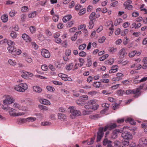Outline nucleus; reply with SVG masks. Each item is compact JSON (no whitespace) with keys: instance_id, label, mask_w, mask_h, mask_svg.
<instances>
[{"instance_id":"40","label":"nucleus","mask_w":147,"mask_h":147,"mask_svg":"<svg viewBox=\"0 0 147 147\" xmlns=\"http://www.w3.org/2000/svg\"><path fill=\"white\" fill-rule=\"evenodd\" d=\"M80 99L83 100H87L88 99V97L86 95H83L80 96Z\"/></svg>"},{"instance_id":"1","label":"nucleus","mask_w":147,"mask_h":147,"mask_svg":"<svg viewBox=\"0 0 147 147\" xmlns=\"http://www.w3.org/2000/svg\"><path fill=\"white\" fill-rule=\"evenodd\" d=\"M117 126V125L115 123H111L106 125L104 127H100L98 129L97 132V141H99L103 137L104 131H106L107 130H111L115 128Z\"/></svg>"},{"instance_id":"39","label":"nucleus","mask_w":147,"mask_h":147,"mask_svg":"<svg viewBox=\"0 0 147 147\" xmlns=\"http://www.w3.org/2000/svg\"><path fill=\"white\" fill-rule=\"evenodd\" d=\"M137 51H133L131 52L129 54V56L130 57H133L135 55Z\"/></svg>"},{"instance_id":"29","label":"nucleus","mask_w":147,"mask_h":147,"mask_svg":"<svg viewBox=\"0 0 147 147\" xmlns=\"http://www.w3.org/2000/svg\"><path fill=\"white\" fill-rule=\"evenodd\" d=\"M74 20H72L70 22H68L66 24V26L68 28H69L70 27L72 26L73 25L74 23Z\"/></svg>"},{"instance_id":"63","label":"nucleus","mask_w":147,"mask_h":147,"mask_svg":"<svg viewBox=\"0 0 147 147\" xmlns=\"http://www.w3.org/2000/svg\"><path fill=\"white\" fill-rule=\"evenodd\" d=\"M7 40L6 39H5L3 40H1L0 42V44L1 45H3L5 44L6 43H7Z\"/></svg>"},{"instance_id":"44","label":"nucleus","mask_w":147,"mask_h":147,"mask_svg":"<svg viewBox=\"0 0 147 147\" xmlns=\"http://www.w3.org/2000/svg\"><path fill=\"white\" fill-rule=\"evenodd\" d=\"M17 13V12L16 11H11L9 12V15L11 17H13Z\"/></svg>"},{"instance_id":"17","label":"nucleus","mask_w":147,"mask_h":147,"mask_svg":"<svg viewBox=\"0 0 147 147\" xmlns=\"http://www.w3.org/2000/svg\"><path fill=\"white\" fill-rule=\"evenodd\" d=\"M7 49L9 53L14 52L16 50V49L14 47V46H9Z\"/></svg>"},{"instance_id":"59","label":"nucleus","mask_w":147,"mask_h":147,"mask_svg":"<svg viewBox=\"0 0 147 147\" xmlns=\"http://www.w3.org/2000/svg\"><path fill=\"white\" fill-rule=\"evenodd\" d=\"M28 9L27 6H24L22 7L21 11L23 12H25Z\"/></svg>"},{"instance_id":"28","label":"nucleus","mask_w":147,"mask_h":147,"mask_svg":"<svg viewBox=\"0 0 147 147\" xmlns=\"http://www.w3.org/2000/svg\"><path fill=\"white\" fill-rule=\"evenodd\" d=\"M101 83L100 82H94L93 86L95 88H99L100 87Z\"/></svg>"},{"instance_id":"14","label":"nucleus","mask_w":147,"mask_h":147,"mask_svg":"<svg viewBox=\"0 0 147 147\" xmlns=\"http://www.w3.org/2000/svg\"><path fill=\"white\" fill-rule=\"evenodd\" d=\"M58 119L61 120H65L66 119V115L61 113H59L58 114Z\"/></svg>"},{"instance_id":"35","label":"nucleus","mask_w":147,"mask_h":147,"mask_svg":"<svg viewBox=\"0 0 147 147\" xmlns=\"http://www.w3.org/2000/svg\"><path fill=\"white\" fill-rule=\"evenodd\" d=\"M55 65L57 68H60L61 67L62 65L58 61H55Z\"/></svg>"},{"instance_id":"57","label":"nucleus","mask_w":147,"mask_h":147,"mask_svg":"<svg viewBox=\"0 0 147 147\" xmlns=\"http://www.w3.org/2000/svg\"><path fill=\"white\" fill-rule=\"evenodd\" d=\"M125 121V119L124 118L121 119H118L117 120V122L118 123H123Z\"/></svg>"},{"instance_id":"8","label":"nucleus","mask_w":147,"mask_h":147,"mask_svg":"<svg viewBox=\"0 0 147 147\" xmlns=\"http://www.w3.org/2000/svg\"><path fill=\"white\" fill-rule=\"evenodd\" d=\"M139 144L143 146L147 145V139L145 138H141L139 141Z\"/></svg>"},{"instance_id":"50","label":"nucleus","mask_w":147,"mask_h":147,"mask_svg":"<svg viewBox=\"0 0 147 147\" xmlns=\"http://www.w3.org/2000/svg\"><path fill=\"white\" fill-rule=\"evenodd\" d=\"M98 107V105L97 104H96L95 105H93L91 106V109H93L94 110H96Z\"/></svg>"},{"instance_id":"60","label":"nucleus","mask_w":147,"mask_h":147,"mask_svg":"<svg viewBox=\"0 0 147 147\" xmlns=\"http://www.w3.org/2000/svg\"><path fill=\"white\" fill-rule=\"evenodd\" d=\"M62 80L65 81H71L72 79H71L69 77L65 76V78L63 79H62Z\"/></svg>"},{"instance_id":"4","label":"nucleus","mask_w":147,"mask_h":147,"mask_svg":"<svg viewBox=\"0 0 147 147\" xmlns=\"http://www.w3.org/2000/svg\"><path fill=\"white\" fill-rule=\"evenodd\" d=\"M121 137L126 140H131L132 138L131 134L127 131H125L122 133Z\"/></svg>"},{"instance_id":"26","label":"nucleus","mask_w":147,"mask_h":147,"mask_svg":"<svg viewBox=\"0 0 147 147\" xmlns=\"http://www.w3.org/2000/svg\"><path fill=\"white\" fill-rule=\"evenodd\" d=\"M90 20L89 22V25L88 27L89 29L92 28L94 25V20Z\"/></svg>"},{"instance_id":"52","label":"nucleus","mask_w":147,"mask_h":147,"mask_svg":"<svg viewBox=\"0 0 147 147\" xmlns=\"http://www.w3.org/2000/svg\"><path fill=\"white\" fill-rule=\"evenodd\" d=\"M41 68L42 70L44 71H47L48 69V67L46 65H42L41 67Z\"/></svg>"},{"instance_id":"2","label":"nucleus","mask_w":147,"mask_h":147,"mask_svg":"<svg viewBox=\"0 0 147 147\" xmlns=\"http://www.w3.org/2000/svg\"><path fill=\"white\" fill-rule=\"evenodd\" d=\"M69 111L71 114L74 116H78L81 115V112L77 110L74 107H70L68 108Z\"/></svg>"},{"instance_id":"9","label":"nucleus","mask_w":147,"mask_h":147,"mask_svg":"<svg viewBox=\"0 0 147 147\" xmlns=\"http://www.w3.org/2000/svg\"><path fill=\"white\" fill-rule=\"evenodd\" d=\"M144 86V84H142L140 85L138 88H136V89H135V90L136 91V92L137 93V95L138 96V97L140 96L141 95V92L140 91V90L143 89Z\"/></svg>"},{"instance_id":"58","label":"nucleus","mask_w":147,"mask_h":147,"mask_svg":"<svg viewBox=\"0 0 147 147\" xmlns=\"http://www.w3.org/2000/svg\"><path fill=\"white\" fill-rule=\"evenodd\" d=\"M96 102L94 100H91L88 102V104L92 106V105H93Z\"/></svg>"},{"instance_id":"7","label":"nucleus","mask_w":147,"mask_h":147,"mask_svg":"<svg viewBox=\"0 0 147 147\" xmlns=\"http://www.w3.org/2000/svg\"><path fill=\"white\" fill-rule=\"evenodd\" d=\"M126 51V49L125 48H123L119 51L118 54L120 57L123 58L126 55L127 53Z\"/></svg>"},{"instance_id":"47","label":"nucleus","mask_w":147,"mask_h":147,"mask_svg":"<svg viewBox=\"0 0 147 147\" xmlns=\"http://www.w3.org/2000/svg\"><path fill=\"white\" fill-rule=\"evenodd\" d=\"M27 121H28L30 122V121L32 122L35 121L36 120V119L35 117H30L27 118Z\"/></svg>"},{"instance_id":"61","label":"nucleus","mask_w":147,"mask_h":147,"mask_svg":"<svg viewBox=\"0 0 147 147\" xmlns=\"http://www.w3.org/2000/svg\"><path fill=\"white\" fill-rule=\"evenodd\" d=\"M44 20L46 22H47L50 18L49 16L44 15L43 16Z\"/></svg>"},{"instance_id":"32","label":"nucleus","mask_w":147,"mask_h":147,"mask_svg":"<svg viewBox=\"0 0 147 147\" xmlns=\"http://www.w3.org/2000/svg\"><path fill=\"white\" fill-rule=\"evenodd\" d=\"M114 144L116 147H121V143L118 141H116L114 142Z\"/></svg>"},{"instance_id":"56","label":"nucleus","mask_w":147,"mask_h":147,"mask_svg":"<svg viewBox=\"0 0 147 147\" xmlns=\"http://www.w3.org/2000/svg\"><path fill=\"white\" fill-rule=\"evenodd\" d=\"M130 25V23L127 22H125L123 24V26L124 28H126L128 27Z\"/></svg>"},{"instance_id":"6","label":"nucleus","mask_w":147,"mask_h":147,"mask_svg":"<svg viewBox=\"0 0 147 147\" xmlns=\"http://www.w3.org/2000/svg\"><path fill=\"white\" fill-rule=\"evenodd\" d=\"M125 94L127 95H129L130 94H134V97L135 98L138 97L137 95V93L136 91L135 90V89L130 90L129 89L126 90L125 92Z\"/></svg>"},{"instance_id":"13","label":"nucleus","mask_w":147,"mask_h":147,"mask_svg":"<svg viewBox=\"0 0 147 147\" xmlns=\"http://www.w3.org/2000/svg\"><path fill=\"white\" fill-rule=\"evenodd\" d=\"M22 38L26 41H31V39L30 37L26 34H23L22 36Z\"/></svg>"},{"instance_id":"11","label":"nucleus","mask_w":147,"mask_h":147,"mask_svg":"<svg viewBox=\"0 0 147 147\" xmlns=\"http://www.w3.org/2000/svg\"><path fill=\"white\" fill-rule=\"evenodd\" d=\"M126 122H129L131 124L135 125L136 124V122H135L134 119L128 117L125 120Z\"/></svg>"},{"instance_id":"64","label":"nucleus","mask_w":147,"mask_h":147,"mask_svg":"<svg viewBox=\"0 0 147 147\" xmlns=\"http://www.w3.org/2000/svg\"><path fill=\"white\" fill-rule=\"evenodd\" d=\"M115 34L116 35H118L120 33V29L119 28H117L115 32Z\"/></svg>"},{"instance_id":"41","label":"nucleus","mask_w":147,"mask_h":147,"mask_svg":"<svg viewBox=\"0 0 147 147\" xmlns=\"http://www.w3.org/2000/svg\"><path fill=\"white\" fill-rule=\"evenodd\" d=\"M10 36L12 38H15L17 37V34L15 32L12 31L10 34Z\"/></svg>"},{"instance_id":"30","label":"nucleus","mask_w":147,"mask_h":147,"mask_svg":"<svg viewBox=\"0 0 147 147\" xmlns=\"http://www.w3.org/2000/svg\"><path fill=\"white\" fill-rule=\"evenodd\" d=\"M120 130L118 129V130H115L113 132V137L115 138L117 136V132H121Z\"/></svg>"},{"instance_id":"38","label":"nucleus","mask_w":147,"mask_h":147,"mask_svg":"<svg viewBox=\"0 0 147 147\" xmlns=\"http://www.w3.org/2000/svg\"><path fill=\"white\" fill-rule=\"evenodd\" d=\"M109 56V55L108 54H106L105 55H103L101 57H100L99 58V60L101 61H103L106 58L108 57Z\"/></svg>"},{"instance_id":"46","label":"nucleus","mask_w":147,"mask_h":147,"mask_svg":"<svg viewBox=\"0 0 147 147\" xmlns=\"http://www.w3.org/2000/svg\"><path fill=\"white\" fill-rule=\"evenodd\" d=\"M86 9L85 8L81 9L79 13V14L80 16L86 13Z\"/></svg>"},{"instance_id":"34","label":"nucleus","mask_w":147,"mask_h":147,"mask_svg":"<svg viewBox=\"0 0 147 147\" xmlns=\"http://www.w3.org/2000/svg\"><path fill=\"white\" fill-rule=\"evenodd\" d=\"M38 107L40 109L44 111H47L48 109V108L46 106L41 105H38Z\"/></svg>"},{"instance_id":"43","label":"nucleus","mask_w":147,"mask_h":147,"mask_svg":"<svg viewBox=\"0 0 147 147\" xmlns=\"http://www.w3.org/2000/svg\"><path fill=\"white\" fill-rule=\"evenodd\" d=\"M117 51V49L114 47H110L109 48V51L111 52H115Z\"/></svg>"},{"instance_id":"20","label":"nucleus","mask_w":147,"mask_h":147,"mask_svg":"<svg viewBox=\"0 0 147 147\" xmlns=\"http://www.w3.org/2000/svg\"><path fill=\"white\" fill-rule=\"evenodd\" d=\"M114 61L113 58H111L110 59L106 61L105 62V63L106 64L111 65L113 64Z\"/></svg>"},{"instance_id":"36","label":"nucleus","mask_w":147,"mask_h":147,"mask_svg":"<svg viewBox=\"0 0 147 147\" xmlns=\"http://www.w3.org/2000/svg\"><path fill=\"white\" fill-rule=\"evenodd\" d=\"M7 43L8 45L9 46H13L15 45L14 42L13 41H12L11 40H7Z\"/></svg>"},{"instance_id":"24","label":"nucleus","mask_w":147,"mask_h":147,"mask_svg":"<svg viewBox=\"0 0 147 147\" xmlns=\"http://www.w3.org/2000/svg\"><path fill=\"white\" fill-rule=\"evenodd\" d=\"M117 93L119 96H122L125 94V92L122 89H120L117 91Z\"/></svg>"},{"instance_id":"53","label":"nucleus","mask_w":147,"mask_h":147,"mask_svg":"<svg viewBox=\"0 0 147 147\" xmlns=\"http://www.w3.org/2000/svg\"><path fill=\"white\" fill-rule=\"evenodd\" d=\"M79 55L81 57H84L86 55V54L84 51H82L79 53Z\"/></svg>"},{"instance_id":"16","label":"nucleus","mask_w":147,"mask_h":147,"mask_svg":"<svg viewBox=\"0 0 147 147\" xmlns=\"http://www.w3.org/2000/svg\"><path fill=\"white\" fill-rule=\"evenodd\" d=\"M40 102L43 104L45 105H50L51 104L49 100L44 99H42L40 100Z\"/></svg>"},{"instance_id":"15","label":"nucleus","mask_w":147,"mask_h":147,"mask_svg":"<svg viewBox=\"0 0 147 147\" xmlns=\"http://www.w3.org/2000/svg\"><path fill=\"white\" fill-rule=\"evenodd\" d=\"M27 121V118L24 119L23 118L19 119H17V122L19 124H21L24 123Z\"/></svg>"},{"instance_id":"62","label":"nucleus","mask_w":147,"mask_h":147,"mask_svg":"<svg viewBox=\"0 0 147 147\" xmlns=\"http://www.w3.org/2000/svg\"><path fill=\"white\" fill-rule=\"evenodd\" d=\"M139 13L137 12H133L132 13V16L133 17H136L138 16Z\"/></svg>"},{"instance_id":"27","label":"nucleus","mask_w":147,"mask_h":147,"mask_svg":"<svg viewBox=\"0 0 147 147\" xmlns=\"http://www.w3.org/2000/svg\"><path fill=\"white\" fill-rule=\"evenodd\" d=\"M129 30L127 29L122 30L121 32V34L122 36H124L127 34Z\"/></svg>"},{"instance_id":"22","label":"nucleus","mask_w":147,"mask_h":147,"mask_svg":"<svg viewBox=\"0 0 147 147\" xmlns=\"http://www.w3.org/2000/svg\"><path fill=\"white\" fill-rule=\"evenodd\" d=\"M100 117V116L98 114L92 115L90 116V118L94 120L98 119Z\"/></svg>"},{"instance_id":"54","label":"nucleus","mask_w":147,"mask_h":147,"mask_svg":"<svg viewBox=\"0 0 147 147\" xmlns=\"http://www.w3.org/2000/svg\"><path fill=\"white\" fill-rule=\"evenodd\" d=\"M59 16L58 15H55L53 17V19L55 22H57L59 19Z\"/></svg>"},{"instance_id":"12","label":"nucleus","mask_w":147,"mask_h":147,"mask_svg":"<svg viewBox=\"0 0 147 147\" xmlns=\"http://www.w3.org/2000/svg\"><path fill=\"white\" fill-rule=\"evenodd\" d=\"M72 17V16L71 15H68L64 17L62 20L64 23H66L67 21H69Z\"/></svg>"},{"instance_id":"51","label":"nucleus","mask_w":147,"mask_h":147,"mask_svg":"<svg viewBox=\"0 0 147 147\" xmlns=\"http://www.w3.org/2000/svg\"><path fill=\"white\" fill-rule=\"evenodd\" d=\"M96 13L94 12H92L90 14L89 18L90 20H94V19L93 18L95 16Z\"/></svg>"},{"instance_id":"37","label":"nucleus","mask_w":147,"mask_h":147,"mask_svg":"<svg viewBox=\"0 0 147 147\" xmlns=\"http://www.w3.org/2000/svg\"><path fill=\"white\" fill-rule=\"evenodd\" d=\"M47 89L49 91L52 92H53L55 90V89L52 86H47Z\"/></svg>"},{"instance_id":"19","label":"nucleus","mask_w":147,"mask_h":147,"mask_svg":"<svg viewBox=\"0 0 147 147\" xmlns=\"http://www.w3.org/2000/svg\"><path fill=\"white\" fill-rule=\"evenodd\" d=\"M74 65V64L73 63H70L66 66L65 69L69 71L72 69Z\"/></svg>"},{"instance_id":"18","label":"nucleus","mask_w":147,"mask_h":147,"mask_svg":"<svg viewBox=\"0 0 147 147\" xmlns=\"http://www.w3.org/2000/svg\"><path fill=\"white\" fill-rule=\"evenodd\" d=\"M14 89L17 91L20 92H24L21 86L20 85V84H19L18 85H16L14 87Z\"/></svg>"},{"instance_id":"10","label":"nucleus","mask_w":147,"mask_h":147,"mask_svg":"<svg viewBox=\"0 0 147 147\" xmlns=\"http://www.w3.org/2000/svg\"><path fill=\"white\" fill-rule=\"evenodd\" d=\"M33 90L34 92L38 93H40L42 91V89L39 86H34L33 87Z\"/></svg>"},{"instance_id":"45","label":"nucleus","mask_w":147,"mask_h":147,"mask_svg":"<svg viewBox=\"0 0 147 147\" xmlns=\"http://www.w3.org/2000/svg\"><path fill=\"white\" fill-rule=\"evenodd\" d=\"M30 30L31 33H33L36 31V28L34 26H30Z\"/></svg>"},{"instance_id":"33","label":"nucleus","mask_w":147,"mask_h":147,"mask_svg":"<svg viewBox=\"0 0 147 147\" xmlns=\"http://www.w3.org/2000/svg\"><path fill=\"white\" fill-rule=\"evenodd\" d=\"M86 44H83L79 46L78 49L80 50H83L86 47Z\"/></svg>"},{"instance_id":"25","label":"nucleus","mask_w":147,"mask_h":147,"mask_svg":"<svg viewBox=\"0 0 147 147\" xmlns=\"http://www.w3.org/2000/svg\"><path fill=\"white\" fill-rule=\"evenodd\" d=\"M122 19L121 18H119L116 19L115 21L114 24L115 26H117L119 25L122 22Z\"/></svg>"},{"instance_id":"49","label":"nucleus","mask_w":147,"mask_h":147,"mask_svg":"<svg viewBox=\"0 0 147 147\" xmlns=\"http://www.w3.org/2000/svg\"><path fill=\"white\" fill-rule=\"evenodd\" d=\"M106 38L105 36H102L98 40V42L101 43H103L105 42Z\"/></svg>"},{"instance_id":"23","label":"nucleus","mask_w":147,"mask_h":147,"mask_svg":"<svg viewBox=\"0 0 147 147\" xmlns=\"http://www.w3.org/2000/svg\"><path fill=\"white\" fill-rule=\"evenodd\" d=\"M1 18L2 21L4 22H7L8 20V16L6 15H4L2 16L1 17Z\"/></svg>"},{"instance_id":"42","label":"nucleus","mask_w":147,"mask_h":147,"mask_svg":"<svg viewBox=\"0 0 147 147\" xmlns=\"http://www.w3.org/2000/svg\"><path fill=\"white\" fill-rule=\"evenodd\" d=\"M8 63L10 65L12 66H14L16 64V63L15 62L11 59L9 60Z\"/></svg>"},{"instance_id":"48","label":"nucleus","mask_w":147,"mask_h":147,"mask_svg":"<svg viewBox=\"0 0 147 147\" xmlns=\"http://www.w3.org/2000/svg\"><path fill=\"white\" fill-rule=\"evenodd\" d=\"M92 64V61L90 58L87 59V63L86 64V65L88 67H90L91 66Z\"/></svg>"},{"instance_id":"3","label":"nucleus","mask_w":147,"mask_h":147,"mask_svg":"<svg viewBox=\"0 0 147 147\" xmlns=\"http://www.w3.org/2000/svg\"><path fill=\"white\" fill-rule=\"evenodd\" d=\"M5 96V99L3 101V103L5 105L11 104L14 102L15 99L12 96L7 95Z\"/></svg>"},{"instance_id":"55","label":"nucleus","mask_w":147,"mask_h":147,"mask_svg":"<svg viewBox=\"0 0 147 147\" xmlns=\"http://www.w3.org/2000/svg\"><path fill=\"white\" fill-rule=\"evenodd\" d=\"M122 143L124 146H127L129 143V140H125L124 141L122 140Z\"/></svg>"},{"instance_id":"31","label":"nucleus","mask_w":147,"mask_h":147,"mask_svg":"<svg viewBox=\"0 0 147 147\" xmlns=\"http://www.w3.org/2000/svg\"><path fill=\"white\" fill-rule=\"evenodd\" d=\"M36 11H34L32 13H30L28 14V16L29 18H32L35 17L36 15Z\"/></svg>"},{"instance_id":"21","label":"nucleus","mask_w":147,"mask_h":147,"mask_svg":"<svg viewBox=\"0 0 147 147\" xmlns=\"http://www.w3.org/2000/svg\"><path fill=\"white\" fill-rule=\"evenodd\" d=\"M20 84L24 91V92L28 89V86L27 85L24 83H20Z\"/></svg>"},{"instance_id":"5","label":"nucleus","mask_w":147,"mask_h":147,"mask_svg":"<svg viewBox=\"0 0 147 147\" xmlns=\"http://www.w3.org/2000/svg\"><path fill=\"white\" fill-rule=\"evenodd\" d=\"M41 54L42 56L45 58H48L50 57V53L47 49H42Z\"/></svg>"}]
</instances>
